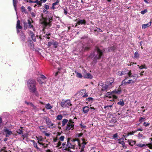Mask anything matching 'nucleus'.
I'll return each instance as SVG.
<instances>
[{
	"mask_svg": "<svg viewBox=\"0 0 152 152\" xmlns=\"http://www.w3.org/2000/svg\"><path fill=\"white\" fill-rule=\"evenodd\" d=\"M86 22L84 20H80L78 21L77 24V25H79L80 24H86Z\"/></svg>",
	"mask_w": 152,
	"mask_h": 152,
	"instance_id": "nucleus-21",
	"label": "nucleus"
},
{
	"mask_svg": "<svg viewBox=\"0 0 152 152\" xmlns=\"http://www.w3.org/2000/svg\"><path fill=\"white\" fill-rule=\"evenodd\" d=\"M31 14L32 16L33 17H34L35 16V14L34 12H31Z\"/></svg>",
	"mask_w": 152,
	"mask_h": 152,
	"instance_id": "nucleus-59",
	"label": "nucleus"
},
{
	"mask_svg": "<svg viewBox=\"0 0 152 152\" xmlns=\"http://www.w3.org/2000/svg\"><path fill=\"white\" fill-rule=\"evenodd\" d=\"M74 122L72 120L70 119L65 129L67 131L72 130L74 129Z\"/></svg>",
	"mask_w": 152,
	"mask_h": 152,
	"instance_id": "nucleus-10",
	"label": "nucleus"
},
{
	"mask_svg": "<svg viewBox=\"0 0 152 152\" xmlns=\"http://www.w3.org/2000/svg\"><path fill=\"white\" fill-rule=\"evenodd\" d=\"M64 14L66 15L68 13V10L66 8H64Z\"/></svg>",
	"mask_w": 152,
	"mask_h": 152,
	"instance_id": "nucleus-48",
	"label": "nucleus"
},
{
	"mask_svg": "<svg viewBox=\"0 0 152 152\" xmlns=\"http://www.w3.org/2000/svg\"><path fill=\"white\" fill-rule=\"evenodd\" d=\"M37 81L39 83L42 84V81L40 80V78H38L37 80Z\"/></svg>",
	"mask_w": 152,
	"mask_h": 152,
	"instance_id": "nucleus-60",
	"label": "nucleus"
},
{
	"mask_svg": "<svg viewBox=\"0 0 152 152\" xmlns=\"http://www.w3.org/2000/svg\"><path fill=\"white\" fill-rule=\"evenodd\" d=\"M137 78H138L133 77V80H131L129 79L127 81L128 78H126L122 81L121 83L122 85H125L127 84L132 85L136 82Z\"/></svg>",
	"mask_w": 152,
	"mask_h": 152,
	"instance_id": "nucleus-6",
	"label": "nucleus"
},
{
	"mask_svg": "<svg viewBox=\"0 0 152 152\" xmlns=\"http://www.w3.org/2000/svg\"><path fill=\"white\" fill-rule=\"evenodd\" d=\"M32 92L34 93V94L36 96H38L39 94H38V92H37V90L36 91H35L34 92Z\"/></svg>",
	"mask_w": 152,
	"mask_h": 152,
	"instance_id": "nucleus-53",
	"label": "nucleus"
},
{
	"mask_svg": "<svg viewBox=\"0 0 152 152\" xmlns=\"http://www.w3.org/2000/svg\"><path fill=\"white\" fill-rule=\"evenodd\" d=\"M61 143L60 142V141H59L57 143H56V147L58 148H62V147H60V146L61 145Z\"/></svg>",
	"mask_w": 152,
	"mask_h": 152,
	"instance_id": "nucleus-35",
	"label": "nucleus"
},
{
	"mask_svg": "<svg viewBox=\"0 0 152 152\" xmlns=\"http://www.w3.org/2000/svg\"><path fill=\"white\" fill-rule=\"evenodd\" d=\"M34 3H37V4L41 5V3L38 0H36V1H34Z\"/></svg>",
	"mask_w": 152,
	"mask_h": 152,
	"instance_id": "nucleus-50",
	"label": "nucleus"
},
{
	"mask_svg": "<svg viewBox=\"0 0 152 152\" xmlns=\"http://www.w3.org/2000/svg\"><path fill=\"white\" fill-rule=\"evenodd\" d=\"M83 142L81 143H80V145H79L78 147H79L80 151V152H85L84 148L85 147V145L86 144V143L84 141V140L83 139Z\"/></svg>",
	"mask_w": 152,
	"mask_h": 152,
	"instance_id": "nucleus-11",
	"label": "nucleus"
},
{
	"mask_svg": "<svg viewBox=\"0 0 152 152\" xmlns=\"http://www.w3.org/2000/svg\"><path fill=\"white\" fill-rule=\"evenodd\" d=\"M89 109H90L88 107V106H86L83 108V112L85 114L86 113L88 112Z\"/></svg>",
	"mask_w": 152,
	"mask_h": 152,
	"instance_id": "nucleus-17",
	"label": "nucleus"
},
{
	"mask_svg": "<svg viewBox=\"0 0 152 152\" xmlns=\"http://www.w3.org/2000/svg\"><path fill=\"white\" fill-rule=\"evenodd\" d=\"M42 140H39L38 141V143L39 144H40V145H44V144H43V143H42L41 142H40V141H41Z\"/></svg>",
	"mask_w": 152,
	"mask_h": 152,
	"instance_id": "nucleus-61",
	"label": "nucleus"
},
{
	"mask_svg": "<svg viewBox=\"0 0 152 152\" xmlns=\"http://www.w3.org/2000/svg\"><path fill=\"white\" fill-rule=\"evenodd\" d=\"M20 21L18 20L17 21V25H16V28H18L21 29L22 28V27L20 25Z\"/></svg>",
	"mask_w": 152,
	"mask_h": 152,
	"instance_id": "nucleus-24",
	"label": "nucleus"
},
{
	"mask_svg": "<svg viewBox=\"0 0 152 152\" xmlns=\"http://www.w3.org/2000/svg\"><path fill=\"white\" fill-rule=\"evenodd\" d=\"M137 137L139 139H141L145 138V137L143 135L141 134L140 133H139L137 136Z\"/></svg>",
	"mask_w": 152,
	"mask_h": 152,
	"instance_id": "nucleus-32",
	"label": "nucleus"
},
{
	"mask_svg": "<svg viewBox=\"0 0 152 152\" xmlns=\"http://www.w3.org/2000/svg\"><path fill=\"white\" fill-rule=\"evenodd\" d=\"M28 45L32 49L34 48V45L32 41H28Z\"/></svg>",
	"mask_w": 152,
	"mask_h": 152,
	"instance_id": "nucleus-22",
	"label": "nucleus"
},
{
	"mask_svg": "<svg viewBox=\"0 0 152 152\" xmlns=\"http://www.w3.org/2000/svg\"><path fill=\"white\" fill-rule=\"evenodd\" d=\"M102 55L103 51L98 48H96L94 52L91 53L89 57L91 58H94L93 61L96 63V60L99 59Z\"/></svg>",
	"mask_w": 152,
	"mask_h": 152,
	"instance_id": "nucleus-1",
	"label": "nucleus"
},
{
	"mask_svg": "<svg viewBox=\"0 0 152 152\" xmlns=\"http://www.w3.org/2000/svg\"><path fill=\"white\" fill-rule=\"evenodd\" d=\"M113 106V104L109 105H107L104 107V109H106L107 110H109V107L111 108Z\"/></svg>",
	"mask_w": 152,
	"mask_h": 152,
	"instance_id": "nucleus-44",
	"label": "nucleus"
},
{
	"mask_svg": "<svg viewBox=\"0 0 152 152\" xmlns=\"http://www.w3.org/2000/svg\"><path fill=\"white\" fill-rule=\"evenodd\" d=\"M20 38L22 40L24 41L25 40V36L24 35H23V34H22L21 35V37Z\"/></svg>",
	"mask_w": 152,
	"mask_h": 152,
	"instance_id": "nucleus-43",
	"label": "nucleus"
},
{
	"mask_svg": "<svg viewBox=\"0 0 152 152\" xmlns=\"http://www.w3.org/2000/svg\"><path fill=\"white\" fill-rule=\"evenodd\" d=\"M45 120L46 121V123L49 128H53L55 127V126L54 124L52 123L51 121L48 118H46Z\"/></svg>",
	"mask_w": 152,
	"mask_h": 152,
	"instance_id": "nucleus-12",
	"label": "nucleus"
},
{
	"mask_svg": "<svg viewBox=\"0 0 152 152\" xmlns=\"http://www.w3.org/2000/svg\"><path fill=\"white\" fill-rule=\"evenodd\" d=\"M13 5L15 8V10L17 13L16 10V7H17V0H13Z\"/></svg>",
	"mask_w": 152,
	"mask_h": 152,
	"instance_id": "nucleus-25",
	"label": "nucleus"
},
{
	"mask_svg": "<svg viewBox=\"0 0 152 152\" xmlns=\"http://www.w3.org/2000/svg\"><path fill=\"white\" fill-rule=\"evenodd\" d=\"M30 141L31 142H33L34 146L35 148H36L37 149H39V148L37 146V143L35 142V141L34 140H30Z\"/></svg>",
	"mask_w": 152,
	"mask_h": 152,
	"instance_id": "nucleus-30",
	"label": "nucleus"
},
{
	"mask_svg": "<svg viewBox=\"0 0 152 152\" xmlns=\"http://www.w3.org/2000/svg\"><path fill=\"white\" fill-rule=\"evenodd\" d=\"M143 125L145 127H147L149 126V124L148 123H146L145 122H144L143 124Z\"/></svg>",
	"mask_w": 152,
	"mask_h": 152,
	"instance_id": "nucleus-51",
	"label": "nucleus"
},
{
	"mask_svg": "<svg viewBox=\"0 0 152 152\" xmlns=\"http://www.w3.org/2000/svg\"><path fill=\"white\" fill-rule=\"evenodd\" d=\"M69 140L70 138H68L67 142V149H75V148L78 147L79 145H80V140L78 138H75L72 140L71 143L69 142Z\"/></svg>",
	"mask_w": 152,
	"mask_h": 152,
	"instance_id": "nucleus-2",
	"label": "nucleus"
},
{
	"mask_svg": "<svg viewBox=\"0 0 152 152\" xmlns=\"http://www.w3.org/2000/svg\"><path fill=\"white\" fill-rule=\"evenodd\" d=\"M45 107L47 110H50L52 108V106L50 104L48 103L45 105Z\"/></svg>",
	"mask_w": 152,
	"mask_h": 152,
	"instance_id": "nucleus-29",
	"label": "nucleus"
},
{
	"mask_svg": "<svg viewBox=\"0 0 152 152\" xmlns=\"http://www.w3.org/2000/svg\"><path fill=\"white\" fill-rule=\"evenodd\" d=\"M114 80H111V82L109 83L108 85H104L102 83H101V84H99V85L102 86V91H106L108 88L110 86L109 88H111L112 86V84L113 83Z\"/></svg>",
	"mask_w": 152,
	"mask_h": 152,
	"instance_id": "nucleus-9",
	"label": "nucleus"
},
{
	"mask_svg": "<svg viewBox=\"0 0 152 152\" xmlns=\"http://www.w3.org/2000/svg\"><path fill=\"white\" fill-rule=\"evenodd\" d=\"M42 23L45 27H50L51 24L53 20L51 16H47L45 18H43Z\"/></svg>",
	"mask_w": 152,
	"mask_h": 152,
	"instance_id": "nucleus-4",
	"label": "nucleus"
},
{
	"mask_svg": "<svg viewBox=\"0 0 152 152\" xmlns=\"http://www.w3.org/2000/svg\"><path fill=\"white\" fill-rule=\"evenodd\" d=\"M45 9L48 10L49 8V6L48 5H46L45 4Z\"/></svg>",
	"mask_w": 152,
	"mask_h": 152,
	"instance_id": "nucleus-52",
	"label": "nucleus"
},
{
	"mask_svg": "<svg viewBox=\"0 0 152 152\" xmlns=\"http://www.w3.org/2000/svg\"><path fill=\"white\" fill-rule=\"evenodd\" d=\"M128 76L127 78L128 79L131 78L132 77L134 78H138V75L137 74H135L133 75H132V74L131 72V71H130L128 72Z\"/></svg>",
	"mask_w": 152,
	"mask_h": 152,
	"instance_id": "nucleus-13",
	"label": "nucleus"
},
{
	"mask_svg": "<svg viewBox=\"0 0 152 152\" xmlns=\"http://www.w3.org/2000/svg\"><path fill=\"white\" fill-rule=\"evenodd\" d=\"M77 48L79 51L81 52L88 50L89 49L90 46L88 45H85L82 42H80L78 45Z\"/></svg>",
	"mask_w": 152,
	"mask_h": 152,
	"instance_id": "nucleus-5",
	"label": "nucleus"
},
{
	"mask_svg": "<svg viewBox=\"0 0 152 152\" xmlns=\"http://www.w3.org/2000/svg\"><path fill=\"white\" fill-rule=\"evenodd\" d=\"M82 91H83V92H84V94L83 95V97H87L88 96V95L87 93H86V91L84 90H83ZM82 92H81V93H82Z\"/></svg>",
	"mask_w": 152,
	"mask_h": 152,
	"instance_id": "nucleus-38",
	"label": "nucleus"
},
{
	"mask_svg": "<svg viewBox=\"0 0 152 152\" xmlns=\"http://www.w3.org/2000/svg\"><path fill=\"white\" fill-rule=\"evenodd\" d=\"M60 104L61 106L63 107H68L69 106L72 105L71 101L69 99L67 100L63 99L61 101Z\"/></svg>",
	"mask_w": 152,
	"mask_h": 152,
	"instance_id": "nucleus-7",
	"label": "nucleus"
},
{
	"mask_svg": "<svg viewBox=\"0 0 152 152\" xmlns=\"http://www.w3.org/2000/svg\"><path fill=\"white\" fill-rule=\"evenodd\" d=\"M21 9L22 10V12H25V11L26 10L25 8L23 6H22L21 7Z\"/></svg>",
	"mask_w": 152,
	"mask_h": 152,
	"instance_id": "nucleus-62",
	"label": "nucleus"
},
{
	"mask_svg": "<svg viewBox=\"0 0 152 152\" xmlns=\"http://www.w3.org/2000/svg\"><path fill=\"white\" fill-rule=\"evenodd\" d=\"M151 22H150L147 24L142 25V28L143 29H145L146 28L150 26L151 25Z\"/></svg>",
	"mask_w": 152,
	"mask_h": 152,
	"instance_id": "nucleus-20",
	"label": "nucleus"
},
{
	"mask_svg": "<svg viewBox=\"0 0 152 152\" xmlns=\"http://www.w3.org/2000/svg\"><path fill=\"white\" fill-rule=\"evenodd\" d=\"M28 28H31L33 27V26L32 25H31V22L29 20H28Z\"/></svg>",
	"mask_w": 152,
	"mask_h": 152,
	"instance_id": "nucleus-42",
	"label": "nucleus"
},
{
	"mask_svg": "<svg viewBox=\"0 0 152 152\" xmlns=\"http://www.w3.org/2000/svg\"><path fill=\"white\" fill-rule=\"evenodd\" d=\"M53 42H49L48 43V46L49 47L50 46L52 45H53Z\"/></svg>",
	"mask_w": 152,
	"mask_h": 152,
	"instance_id": "nucleus-54",
	"label": "nucleus"
},
{
	"mask_svg": "<svg viewBox=\"0 0 152 152\" xmlns=\"http://www.w3.org/2000/svg\"><path fill=\"white\" fill-rule=\"evenodd\" d=\"M117 136H118V134L117 133H116L113 135V137L114 138H115L117 137Z\"/></svg>",
	"mask_w": 152,
	"mask_h": 152,
	"instance_id": "nucleus-64",
	"label": "nucleus"
},
{
	"mask_svg": "<svg viewBox=\"0 0 152 152\" xmlns=\"http://www.w3.org/2000/svg\"><path fill=\"white\" fill-rule=\"evenodd\" d=\"M88 101H92L93 99V98L91 97H88L87 99Z\"/></svg>",
	"mask_w": 152,
	"mask_h": 152,
	"instance_id": "nucleus-63",
	"label": "nucleus"
},
{
	"mask_svg": "<svg viewBox=\"0 0 152 152\" xmlns=\"http://www.w3.org/2000/svg\"><path fill=\"white\" fill-rule=\"evenodd\" d=\"M141 66H142V68H141L140 67V69H142L143 68L145 69H147L146 66L145 65H142Z\"/></svg>",
	"mask_w": 152,
	"mask_h": 152,
	"instance_id": "nucleus-57",
	"label": "nucleus"
},
{
	"mask_svg": "<svg viewBox=\"0 0 152 152\" xmlns=\"http://www.w3.org/2000/svg\"><path fill=\"white\" fill-rule=\"evenodd\" d=\"M75 74H76V76L78 78H81L83 77V76L80 73H79L77 72L76 71H75Z\"/></svg>",
	"mask_w": 152,
	"mask_h": 152,
	"instance_id": "nucleus-26",
	"label": "nucleus"
},
{
	"mask_svg": "<svg viewBox=\"0 0 152 152\" xmlns=\"http://www.w3.org/2000/svg\"><path fill=\"white\" fill-rule=\"evenodd\" d=\"M3 131L5 133L6 137H9L10 135L12 134V132L7 129H4Z\"/></svg>",
	"mask_w": 152,
	"mask_h": 152,
	"instance_id": "nucleus-14",
	"label": "nucleus"
},
{
	"mask_svg": "<svg viewBox=\"0 0 152 152\" xmlns=\"http://www.w3.org/2000/svg\"><path fill=\"white\" fill-rule=\"evenodd\" d=\"M106 97L109 98V100L110 101H113L114 99H117V97L115 94H113V92H107L105 95Z\"/></svg>",
	"mask_w": 152,
	"mask_h": 152,
	"instance_id": "nucleus-8",
	"label": "nucleus"
},
{
	"mask_svg": "<svg viewBox=\"0 0 152 152\" xmlns=\"http://www.w3.org/2000/svg\"><path fill=\"white\" fill-rule=\"evenodd\" d=\"M117 104L121 106H123L124 105V103L123 101L122 100L117 103Z\"/></svg>",
	"mask_w": 152,
	"mask_h": 152,
	"instance_id": "nucleus-36",
	"label": "nucleus"
},
{
	"mask_svg": "<svg viewBox=\"0 0 152 152\" xmlns=\"http://www.w3.org/2000/svg\"><path fill=\"white\" fill-rule=\"evenodd\" d=\"M22 136L24 137L23 139H24V138L28 137V134H22Z\"/></svg>",
	"mask_w": 152,
	"mask_h": 152,
	"instance_id": "nucleus-56",
	"label": "nucleus"
},
{
	"mask_svg": "<svg viewBox=\"0 0 152 152\" xmlns=\"http://www.w3.org/2000/svg\"><path fill=\"white\" fill-rule=\"evenodd\" d=\"M62 146L65 150H67L68 149L67 148V144H66V142L63 143L62 144Z\"/></svg>",
	"mask_w": 152,
	"mask_h": 152,
	"instance_id": "nucleus-31",
	"label": "nucleus"
},
{
	"mask_svg": "<svg viewBox=\"0 0 152 152\" xmlns=\"http://www.w3.org/2000/svg\"><path fill=\"white\" fill-rule=\"evenodd\" d=\"M68 120L66 119H64L62 121V126H64L68 122Z\"/></svg>",
	"mask_w": 152,
	"mask_h": 152,
	"instance_id": "nucleus-28",
	"label": "nucleus"
},
{
	"mask_svg": "<svg viewBox=\"0 0 152 152\" xmlns=\"http://www.w3.org/2000/svg\"><path fill=\"white\" fill-rule=\"evenodd\" d=\"M148 12V10L147 9H145L144 10L141 11L140 13L144 15L146 13Z\"/></svg>",
	"mask_w": 152,
	"mask_h": 152,
	"instance_id": "nucleus-47",
	"label": "nucleus"
},
{
	"mask_svg": "<svg viewBox=\"0 0 152 152\" xmlns=\"http://www.w3.org/2000/svg\"><path fill=\"white\" fill-rule=\"evenodd\" d=\"M36 82L33 79H29L27 82V86L30 91L34 92L37 90L36 87Z\"/></svg>",
	"mask_w": 152,
	"mask_h": 152,
	"instance_id": "nucleus-3",
	"label": "nucleus"
},
{
	"mask_svg": "<svg viewBox=\"0 0 152 152\" xmlns=\"http://www.w3.org/2000/svg\"><path fill=\"white\" fill-rule=\"evenodd\" d=\"M65 137L64 136H61L59 138V139L61 141H64Z\"/></svg>",
	"mask_w": 152,
	"mask_h": 152,
	"instance_id": "nucleus-45",
	"label": "nucleus"
},
{
	"mask_svg": "<svg viewBox=\"0 0 152 152\" xmlns=\"http://www.w3.org/2000/svg\"><path fill=\"white\" fill-rule=\"evenodd\" d=\"M113 94H120L121 91L119 90H115L114 91H112Z\"/></svg>",
	"mask_w": 152,
	"mask_h": 152,
	"instance_id": "nucleus-39",
	"label": "nucleus"
},
{
	"mask_svg": "<svg viewBox=\"0 0 152 152\" xmlns=\"http://www.w3.org/2000/svg\"><path fill=\"white\" fill-rule=\"evenodd\" d=\"M96 31H98V32H102V31L101 29H100L99 28H97Z\"/></svg>",
	"mask_w": 152,
	"mask_h": 152,
	"instance_id": "nucleus-58",
	"label": "nucleus"
},
{
	"mask_svg": "<svg viewBox=\"0 0 152 152\" xmlns=\"http://www.w3.org/2000/svg\"><path fill=\"white\" fill-rule=\"evenodd\" d=\"M17 132L19 134H21L23 133V130L22 128L20 129L17 131Z\"/></svg>",
	"mask_w": 152,
	"mask_h": 152,
	"instance_id": "nucleus-41",
	"label": "nucleus"
},
{
	"mask_svg": "<svg viewBox=\"0 0 152 152\" xmlns=\"http://www.w3.org/2000/svg\"><path fill=\"white\" fill-rule=\"evenodd\" d=\"M29 34L31 36L32 40L34 42L36 41V39L35 37V36L34 33L32 31H30Z\"/></svg>",
	"mask_w": 152,
	"mask_h": 152,
	"instance_id": "nucleus-16",
	"label": "nucleus"
},
{
	"mask_svg": "<svg viewBox=\"0 0 152 152\" xmlns=\"http://www.w3.org/2000/svg\"><path fill=\"white\" fill-rule=\"evenodd\" d=\"M118 74L119 76H121L125 75V73L123 72L119 71L118 73Z\"/></svg>",
	"mask_w": 152,
	"mask_h": 152,
	"instance_id": "nucleus-40",
	"label": "nucleus"
},
{
	"mask_svg": "<svg viewBox=\"0 0 152 152\" xmlns=\"http://www.w3.org/2000/svg\"><path fill=\"white\" fill-rule=\"evenodd\" d=\"M63 118V116L61 115H58L56 119L59 120H61Z\"/></svg>",
	"mask_w": 152,
	"mask_h": 152,
	"instance_id": "nucleus-37",
	"label": "nucleus"
},
{
	"mask_svg": "<svg viewBox=\"0 0 152 152\" xmlns=\"http://www.w3.org/2000/svg\"><path fill=\"white\" fill-rule=\"evenodd\" d=\"M136 145L139 148H142L144 147H146V146H148L149 148V144H142L140 143H137L136 144Z\"/></svg>",
	"mask_w": 152,
	"mask_h": 152,
	"instance_id": "nucleus-15",
	"label": "nucleus"
},
{
	"mask_svg": "<svg viewBox=\"0 0 152 152\" xmlns=\"http://www.w3.org/2000/svg\"><path fill=\"white\" fill-rule=\"evenodd\" d=\"M83 135L82 133H77L76 135V137H80L82 136Z\"/></svg>",
	"mask_w": 152,
	"mask_h": 152,
	"instance_id": "nucleus-49",
	"label": "nucleus"
},
{
	"mask_svg": "<svg viewBox=\"0 0 152 152\" xmlns=\"http://www.w3.org/2000/svg\"><path fill=\"white\" fill-rule=\"evenodd\" d=\"M41 78L43 80H45L46 78V77L43 75H41Z\"/></svg>",
	"mask_w": 152,
	"mask_h": 152,
	"instance_id": "nucleus-55",
	"label": "nucleus"
},
{
	"mask_svg": "<svg viewBox=\"0 0 152 152\" xmlns=\"http://www.w3.org/2000/svg\"><path fill=\"white\" fill-rule=\"evenodd\" d=\"M25 103L27 105H29L31 107H32L34 109H35L36 107L31 102H28L26 101H25Z\"/></svg>",
	"mask_w": 152,
	"mask_h": 152,
	"instance_id": "nucleus-23",
	"label": "nucleus"
},
{
	"mask_svg": "<svg viewBox=\"0 0 152 152\" xmlns=\"http://www.w3.org/2000/svg\"><path fill=\"white\" fill-rule=\"evenodd\" d=\"M139 55L137 52H136L134 53V58H135L137 59L139 58Z\"/></svg>",
	"mask_w": 152,
	"mask_h": 152,
	"instance_id": "nucleus-34",
	"label": "nucleus"
},
{
	"mask_svg": "<svg viewBox=\"0 0 152 152\" xmlns=\"http://www.w3.org/2000/svg\"><path fill=\"white\" fill-rule=\"evenodd\" d=\"M83 76L84 78L90 79H91L93 78V76L89 73H87L86 74L84 75Z\"/></svg>",
	"mask_w": 152,
	"mask_h": 152,
	"instance_id": "nucleus-18",
	"label": "nucleus"
},
{
	"mask_svg": "<svg viewBox=\"0 0 152 152\" xmlns=\"http://www.w3.org/2000/svg\"><path fill=\"white\" fill-rule=\"evenodd\" d=\"M115 48L114 46H113V47H110L109 48V51H111L112 50H114L115 49Z\"/></svg>",
	"mask_w": 152,
	"mask_h": 152,
	"instance_id": "nucleus-46",
	"label": "nucleus"
},
{
	"mask_svg": "<svg viewBox=\"0 0 152 152\" xmlns=\"http://www.w3.org/2000/svg\"><path fill=\"white\" fill-rule=\"evenodd\" d=\"M58 45V43L56 41H53V45L54 48H56Z\"/></svg>",
	"mask_w": 152,
	"mask_h": 152,
	"instance_id": "nucleus-33",
	"label": "nucleus"
},
{
	"mask_svg": "<svg viewBox=\"0 0 152 152\" xmlns=\"http://www.w3.org/2000/svg\"><path fill=\"white\" fill-rule=\"evenodd\" d=\"M128 142L129 145L131 146H133L136 143L135 141L132 140H128Z\"/></svg>",
	"mask_w": 152,
	"mask_h": 152,
	"instance_id": "nucleus-27",
	"label": "nucleus"
},
{
	"mask_svg": "<svg viewBox=\"0 0 152 152\" xmlns=\"http://www.w3.org/2000/svg\"><path fill=\"white\" fill-rule=\"evenodd\" d=\"M60 0H57L56 2L52 4V6L51 7V9L54 10L56 8V6L58 5V3L59 2Z\"/></svg>",
	"mask_w": 152,
	"mask_h": 152,
	"instance_id": "nucleus-19",
	"label": "nucleus"
}]
</instances>
